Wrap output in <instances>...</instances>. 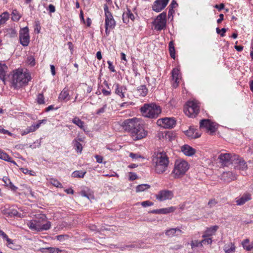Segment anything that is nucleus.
I'll return each mask as SVG.
<instances>
[{"mask_svg":"<svg viewBox=\"0 0 253 253\" xmlns=\"http://www.w3.org/2000/svg\"><path fill=\"white\" fill-rule=\"evenodd\" d=\"M28 63L32 66H34L35 64V58L33 56H30L28 59Z\"/></svg>","mask_w":253,"mask_h":253,"instance_id":"54","label":"nucleus"},{"mask_svg":"<svg viewBox=\"0 0 253 253\" xmlns=\"http://www.w3.org/2000/svg\"><path fill=\"white\" fill-rule=\"evenodd\" d=\"M217 204V200H216L215 199H211L209 201L208 205L209 206L210 208H212L214 206H215Z\"/></svg>","mask_w":253,"mask_h":253,"instance_id":"50","label":"nucleus"},{"mask_svg":"<svg viewBox=\"0 0 253 253\" xmlns=\"http://www.w3.org/2000/svg\"><path fill=\"white\" fill-rule=\"evenodd\" d=\"M50 67L51 69V74L53 76H54L56 73L55 67L53 65H50Z\"/></svg>","mask_w":253,"mask_h":253,"instance_id":"64","label":"nucleus"},{"mask_svg":"<svg viewBox=\"0 0 253 253\" xmlns=\"http://www.w3.org/2000/svg\"><path fill=\"white\" fill-rule=\"evenodd\" d=\"M152 161L156 173L162 174L167 170L169 161L166 153H158L153 157Z\"/></svg>","mask_w":253,"mask_h":253,"instance_id":"1","label":"nucleus"},{"mask_svg":"<svg viewBox=\"0 0 253 253\" xmlns=\"http://www.w3.org/2000/svg\"><path fill=\"white\" fill-rule=\"evenodd\" d=\"M0 236H1L4 240H5L7 242V246L10 248H12V247L10 246L13 244L12 241L9 239L7 235L2 230L0 229Z\"/></svg>","mask_w":253,"mask_h":253,"instance_id":"35","label":"nucleus"},{"mask_svg":"<svg viewBox=\"0 0 253 253\" xmlns=\"http://www.w3.org/2000/svg\"><path fill=\"white\" fill-rule=\"evenodd\" d=\"M251 194L249 193L244 194L240 198L236 199V203L237 205L241 206L244 205L247 202L251 200Z\"/></svg>","mask_w":253,"mask_h":253,"instance_id":"26","label":"nucleus"},{"mask_svg":"<svg viewBox=\"0 0 253 253\" xmlns=\"http://www.w3.org/2000/svg\"><path fill=\"white\" fill-rule=\"evenodd\" d=\"M181 151L187 156H192L196 152V150L188 145H184L181 147Z\"/></svg>","mask_w":253,"mask_h":253,"instance_id":"22","label":"nucleus"},{"mask_svg":"<svg viewBox=\"0 0 253 253\" xmlns=\"http://www.w3.org/2000/svg\"><path fill=\"white\" fill-rule=\"evenodd\" d=\"M176 210L175 207H170L166 208H162L154 210L152 211V213L156 214H168L174 212Z\"/></svg>","mask_w":253,"mask_h":253,"instance_id":"25","label":"nucleus"},{"mask_svg":"<svg viewBox=\"0 0 253 253\" xmlns=\"http://www.w3.org/2000/svg\"><path fill=\"white\" fill-rule=\"evenodd\" d=\"M0 132H1V133H3L4 134H8L9 136L12 135V133L8 131L7 130L4 129L1 126H0Z\"/></svg>","mask_w":253,"mask_h":253,"instance_id":"53","label":"nucleus"},{"mask_svg":"<svg viewBox=\"0 0 253 253\" xmlns=\"http://www.w3.org/2000/svg\"><path fill=\"white\" fill-rule=\"evenodd\" d=\"M173 197V192L169 190H161L155 195L156 199L160 202L171 200Z\"/></svg>","mask_w":253,"mask_h":253,"instance_id":"13","label":"nucleus"},{"mask_svg":"<svg viewBox=\"0 0 253 253\" xmlns=\"http://www.w3.org/2000/svg\"><path fill=\"white\" fill-rule=\"evenodd\" d=\"M7 69V66L4 64L0 63V79L4 80L5 73Z\"/></svg>","mask_w":253,"mask_h":253,"instance_id":"33","label":"nucleus"},{"mask_svg":"<svg viewBox=\"0 0 253 253\" xmlns=\"http://www.w3.org/2000/svg\"><path fill=\"white\" fill-rule=\"evenodd\" d=\"M185 134L190 139H195L201 136V134L196 131L194 128L190 127L189 129L185 131Z\"/></svg>","mask_w":253,"mask_h":253,"instance_id":"24","label":"nucleus"},{"mask_svg":"<svg viewBox=\"0 0 253 253\" xmlns=\"http://www.w3.org/2000/svg\"><path fill=\"white\" fill-rule=\"evenodd\" d=\"M183 233V232L179 228H170L166 230V235L169 237L178 236L179 234Z\"/></svg>","mask_w":253,"mask_h":253,"instance_id":"28","label":"nucleus"},{"mask_svg":"<svg viewBox=\"0 0 253 253\" xmlns=\"http://www.w3.org/2000/svg\"><path fill=\"white\" fill-rule=\"evenodd\" d=\"M249 243L250 240L249 239H246L242 242V245L245 250L247 251H251L253 249V242L251 244Z\"/></svg>","mask_w":253,"mask_h":253,"instance_id":"32","label":"nucleus"},{"mask_svg":"<svg viewBox=\"0 0 253 253\" xmlns=\"http://www.w3.org/2000/svg\"><path fill=\"white\" fill-rule=\"evenodd\" d=\"M199 106L195 101H188L184 107V112L189 117L194 118L199 113Z\"/></svg>","mask_w":253,"mask_h":253,"instance_id":"7","label":"nucleus"},{"mask_svg":"<svg viewBox=\"0 0 253 253\" xmlns=\"http://www.w3.org/2000/svg\"><path fill=\"white\" fill-rule=\"evenodd\" d=\"M79 97V94H77L75 98L74 102H76V101H81L82 100H83V97Z\"/></svg>","mask_w":253,"mask_h":253,"instance_id":"63","label":"nucleus"},{"mask_svg":"<svg viewBox=\"0 0 253 253\" xmlns=\"http://www.w3.org/2000/svg\"><path fill=\"white\" fill-rule=\"evenodd\" d=\"M169 48L170 57L173 59H175V48L174 46V43L172 41H170L169 42Z\"/></svg>","mask_w":253,"mask_h":253,"instance_id":"41","label":"nucleus"},{"mask_svg":"<svg viewBox=\"0 0 253 253\" xmlns=\"http://www.w3.org/2000/svg\"><path fill=\"white\" fill-rule=\"evenodd\" d=\"M46 249L49 251V253H58L59 252H62L61 250L57 248L49 247L47 248Z\"/></svg>","mask_w":253,"mask_h":253,"instance_id":"49","label":"nucleus"},{"mask_svg":"<svg viewBox=\"0 0 253 253\" xmlns=\"http://www.w3.org/2000/svg\"><path fill=\"white\" fill-rule=\"evenodd\" d=\"M50 183L56 187H61V183L56 179L51 178L49 180Z\"/></svg>","mask_w":253,"mask_h":253,"instance_id":"44","label":"nucleus"},{"mask_svg":"<svg viewBox=\"0 0 253 253\" xmlns=\"http://www.w3.org/2000/svg\"><path fill=\"white\" fill-rule=\"evenodd\" d=\"M95 158L96 160V162L98 163H101L102 162L103 158L102 157L99 156V155H96Z\"/></svg>","mask_w":253,"mask_h":253,"instance_id":"61","label":"nucleus"},{"mask_svg":"<svg viewBox=\"0 0 253 253\" xmlns=\"http://www.w3.org/2000/svg\"><path fill=\"white\" fill-rule=\"evenodd\" d=\"M141 123V121L139 119L133 118L125 120L122 123L121 126L125 131L130 133Z\"/></svg>","mask_w":253,"mask_h":253,"instance_id":"8","label":"nucleus"},{"mask_svg":"<svg viewBox=\"0 0 253 253\" xmlns=\"http://www.w3.org/2000/svg\"><path fill=\"white\" fill-rule=\"evenodd\" d=\"M9 18L8 12H4L0 15V25L4 24Z\"/></svg>","mask_w":253,"mask_h":253,"instance_id":"36","label":"nucleus"},{"mask_svg":"<svg viewBox=\"0 0 253 253\" xmlns=\"http://www.w3.org/2000/svg\"><path fill=\"white\" fill-rule=\"evenodd\" d=\"M22 15L16 10L13 9L11 13V19L13 21H18L21 18Z\"/></svg>","mask_w":253,"mask_h":253,"instance_id":"34","label":"nucleus"},{"mask_svg":"<svg viewBox=\"0 0 253 253\" xmlns=\"http://www.w3.org/2000/svg\"><path fill=\"white\" fill-rule=\"evenodd\" d=\"M150 188V185L147 184H140L136 187V192H143Z\"/></svg>","mask_w":253,"mask_h":253,"instance_id":"40","label":"nucleus"},{"mask_svg":"<svg viewBox=\"0 0 253 253\" xmlns=\"http://www.w3.org/2000/svg\"><path fill=\"white\" fill-rule=\"evenodd\" d=\"M234 158V168L239 170H245L248 169L246 162L238 155H235Z\"/></svg>","mask_w":253,"mask_h":253,"instance_id":"17","label":"nucleus"},{"mask_svg":"<svg viewBox=\"0 0 253 253\" xmlns=\"http://www.w3.org/2000/svg\"><path fill=\"white\" fill-rule=\"evenodd\" d=\"M214 7L218 9L219 10H221V9H223L224 7V4L223 3H221L219 5L216 4L214 6Z\"/></svg>","mask_w":253,"mask_h":253,"instance_id":"60","label":"nucleus"},{"mask_svg":"<svg viewBox=\"0 0 253 253\" xmlns=\"http://www.w3.org/2000/svg\"><path fill=\"white\" fill-rule=\"evenodd\" d=\"M137 175L133 172L129 173V179L130 180H134L137 178Z\"/></svg>","mask_w":253,"mask_h":253,"instance_id":"57","label":"nucleus"},{"mask_svg":"<svg viewBox=\"0 0 253 253\" xmlns=\"http://www.w3.org/2000/svg\"><path fill=\"white\" fill-rule=\"evenodd\" d=\"M48 10L51 13L54 12L55 11V6L51 4H49L48 6Z\"/></svg>","mask_w":253,"mask_h":253,"instance_id":"59","label":"nucleus"},{"mask_svg":"<svg viewBox=\"0 0 253 253\" xmlns=\"http://www.w3.org/2000/svg\"><path fill=\"white\" fill-rule=\"evenodd\" d=\"M175 121L171 118H164L157 120V124L165 128H170L175 125Z\"/></svg>","mask_w":253,"mask_h":253,"instance_id":"14","label":"nucleus"},{"mask_svg":"<svg viewBox=\"0 0 253 253\" xmlns=\"http://www.w3.org/2000/svg\"><path fill=\"white\" fill-rule=\"evenodd\" d=\"M20 169L22 171V172H23L24 174H29L30 175H32V176L36 175V172L34 171L30 170L27 169H25V168H21Z\"/></svg>","mask_w":253,"mask_h":253,"instance_id":"45","label":"nucleus"},{"mask_svg":"<svg viewBox=\"0 0 253 253\" xmlns=\"http://www.w3.org/2000/svg\"><path fill=\"white\" fill-rule=\"evenodd\" d=\"M19 42L23 46H27L30 42L29 31L28 27L21 28L19 31Z\"/></svg>","mask_w":253,"mask_h":253,"instance_id":"11","label":"nucleus"},{"mask_svg":"<svg viewBox=\"0 0 253 253\" xmlns=\"http://www.w3.org/2000/svg\"><path fill=\"white\" fill-rule=\"evenodd\" d=\"M68 238V236L66 235H60L56 236V239L60 242L63 241Z\"/></svg>","mask_w":253,"mask_h":253,"instance_id":"52","label":"nucleus"},{"mask_svg":"<svg viewBox=\"0 0 253 253\" xmlns=\"http://www.w3.org/2000/svg\"><path fill=\"white\" fill-rule=\"evenodd\" d=\"M107 104H104L102 107L96 111V114L97 115H100L101 114L104 113L105 112Z\"/></svg>","mask_w":253,"mask_h":253,"instance_id":"51","label":"nucleus"},{"mask_svg":"<svg viewBox=\"0 0 253 253\" xmlns=\"http://www.w3.org/2000/svg\"><path fill=\"white\" fill-rule=\"evenodd\" d=\"M107 63L108 64V68L109 69V70L112 72H115L116 71L115 70V68L113 65L112 62L110 61H108Z\"/></svg>","mask_w":253,"mask_h":253,"instance_id":"56","label":"nucleus"},{"mask_svg":"<svg viewBox=\"0 0 253 253\" xmlns=\"http://www.w3.org/2000/svg\"><path fill=\"white\" fill-rule=\"evenodd\" d=\"M223 249L226 253H234L235 251L236 247L233 243L230 242L225 245Z\"/></svg>","mask_w":253,"mask_h":253,"instance_id":"31","label":"nucleus"},{"mask_svg":"<svg viewBox=\"0 0 253 253\" xmlns=\"http://www.w3.org/2000/svg\"><path fill=\"white\" fill-rule=\"evenodd\" d=\"M37 101L38 104H43L44 103V97L42 93L39 94L37 98Z\"/></svg>","mask_w":253,"mask_h":253,"instance_id":"46","label":"nucleus"},{"mask_svg":"<svg viewBox=\"0 0 253 253\" xmlns=\"http://www.w3.org/2000/svg\"><path fill=\"white\" fill-rule=\"evenodd\" d=\"M7 35L10 38H14L17 36V32L13 28H9L7 30Z\"/></svg>","mask_w":253,"mask_h":253,"instance_id":"43","label":"nucleus"},{"mask_svg":"<svg viewBox=\"0 0 253 253\" xmlns=\"http://www.w3.org/2000/svg\"><path fill=\"white\" fill-rule=\"evenodd\" d=\"M73 143L76 151L78 153H81L83 150V147L82 144L79 142V140L75 139L73 141Z\"/></svg>","mask_w":253,"mask_h":253,"instance_id":"42","label":"nucleus"},{"mask_svg":"<svg viewBox=\"0 0 253 253\" xmlns=\"http://www.w3.org/2000/svg\"><path fill=\"white\" fill-rule=\"evenodd\" d=\"M200 127L205 128L210 135H212L217 129V125L208 119H204L200 122Z\"/></svg>","mask_w":253,"mask_h":253,"instance_id":"10","label":"nucleus"},{"mask_svg":"<svg viewBox=\"0 0 253 253\" xmlns=\"http://www.w3.org/2000/svg\"><path fill=\"white\" fill-rule=\"evenodd\" d=\"M191 246L192 248H193L194 247H197L198 246L203 247V245L202 244L201 241L199 242L197 240L192 241L191 242Z\"/></svg>","mask_w":253,"mask_h":253,"instance_id":"47","label":"nucleus"},{"mask_svg":"<svg viewBox=\"0 0 253 253\" xmlns=\"http://www.w3.org/2000/svg\"><path fill=\"white\" fill-rule=\"evenodd\" d=\"M155 29L161 31L166 26V13L162 12L159 14L153 22Z\"/></svg>","mask_w":253,"mask_h":253,"instance_id":"12","label":"nucleus"},{"mask_svg":"<svg viewBox=\"0 0 253 253\" xmlns=\"http://www.w3.org/2000/svg\"><path fill=\"white\" fill-rule=\"evenodd\" d=\"M105 12V28L106 36L110 34V31L115 28L116 22L112 13L109 11L108 6L105 5L104 7Z\"/></svg>","mask_w":253,"mask_h":253,"instance_id":"6","label":"nucleus"},{"mask_svg":"<svg viewBox=\"0 0 253 253\" xmlns=\"http://www.w3.org/2000/svg\"><path fill=\"white\" fill-rule=\"evenodd\" d=\"M141 205L144 207L151 206L153 205V203L149 201H146L142 202Z\"/></svg>","mask_w":253,"mask_h":253,"instance_id":"55","label":"nucleus"},{"mask_svg":"<svg viewBox=\"0 0 253 253\" xmlns=\"http://www.w3.org/2000/svg\"><path fill=\"white\" fill-rule=\"evenodd\" d=\"M169 0H156L153 5V10L159 12L164 9L168 3Z\"/></svg>","mask_w":253,"mask_h":253,"instance_id":"19","label":"nucleus"},{"mask_svg":"<svg viewBox=\"0 0 253 253\" xmlns=\"http://www.w3.org/2000/svg\"><path fill=\"white\" fill-rule=\"evenodd\" d=\"M133 103L132 102H129V103H127V102H124V103H122L121 105H120V106L122 107H126V106H128L130 105H132L133 104Z\"/></svg>","mask_w":253,"mask_h":253,"instance_id":"62","label":"nucleus"},{"mask_svg":"<svg viewBox=\"0 0 253 253\" xmlns=\"http://www.w3.org/2000/svg\"><path fill=\"white\" fill-rule=\"evenodd\" d=\"M137 93L138 96L141 97L146 96L148 92V89L145 85H141L137 88Z\"/></svg>","mask_w":253,"mask_h":253,"instance_id":"30","label":"nucleus"},{"mask_svg":"<svg viewBox=\"0 0 253 253\" xmlns=\"http://www.w3.org/2000/svg\"><path fill=\"white\" fill-rule=\"evenodd\" d=\"M46 119L40 120L38 121L36 123H34L30 126H28L25 130L21 131V134L22 136L26 135L30 132H33L37 130L41 126L42 124H45L46 122Z\"/></svg>","mask_w":253,"mask_h":253,"instance_id":"16","label":"nucleus"},{"mask_svg":"<svg viewBox=\"0 0 253 253\" xmlns=\"http://www.w3.org/2000/svg\"><path fill=\"white\" fill-rule=\"evenodd\" d=\"M204 239L201 241L202 244H207L208 245H211L212 242V239L211 237L204 238Z\"/></svg>","mask_w":253,"mask_h":253,"instance_id":"48","label":"nucleus"},{"mask_svg":"<svg viewBox=\"0 0 253 253\" xmlns=\"http://www.w3.org/2000/svg\"><path fill=\"white\" fill-rule=\"evenodd\" d=\"M72 122L78 126L80 128L84 130V122L78 117H75L72 120Z\"/></svg>","mask_w":253,"mask_h":253,"instance_id":"37","label":"nucleus"},{"mask_svg":"<svg viewBox=\"0 0 253 253\" xmlns=\"http://www.w3.org/2000/svg\"><path fill=\"white\" fill-rule=\"evenodd\" d=\"M2 180L7 186H8L11 182L10 180L7 177H3Z\"/></svg>","mask_w":253,"mask_h":253,"instance_id":"58","label":"nucleus"},{"mask_svg":"<svg viewBox=\"0 0 253 253\" xmlns=\"http://www.w3.org/2000/svg\"><path fill=\"white\" fill-rule=\"evenodd\" d=\"M0 159L5 161L11 162L14 165H16V162L14 161H12L11 158L9 156V155L4 152H0Z\"/></svg>","mask_w":253,"mask_h":253,"instance_id":"38","label":"nucleus"},{"mask_svg":"<svg viewBox=\"0 0 253 253\" xmlns=\"http://www.w3.org/2000/svg\"><path fill=\"white\" fill-rule=\"evenodd\" d=\"M237 178V175L232 171L223 172L221 175V179L226 182H230Z\"/></svg>","mask_w":253,"mask_h":253,"instance_id":"20","label":"nucleus"},{"mask_svg":"<svg viewBox=\"0 0 253 253\" xmlns=\"http://www.w3.org/2000/svg\"><path fill=\"white\" fill-rule=\"evenodd\" d=\"M147 131L145 130L142 122L130 132V136L133 140L136 141L145 137Z\"/></svg>","mask_w":253,"mask_h":253,"instance_id":"9","label":"nucleus"},{"mask_svg":"<svg viewBox=\"0 0 253 253\" xmlns=\"http://www.w3.org/2000/svg\"><path fill=\"white\" fill-rule=\"evenodd\" d=\"M141 112L145 117L157 118L161 112L160 106L155 104H145L141 108Z\"/></svg>","mask_w":253,"mask_h":253,"instance_id":"5","label":"nucleus"},{"mask_svg":"<svg viewBox=\"0 0 253 253\" xmlns=\"http://www.w3.org/2000/svg\"><path fill=\"white\" fill-rule=\"evenodd\" d=\"M86 172L83 170H76L72 174V176L74 178H83Z\"/></svg>","mask_w":253,"mask_h":253,"instance_id":"39","label":"nucleus"},{"mask_svg":"<svg viewBox=\"0 0 253 253\" xmlns=\"http://www.w3.org/2000/svg\"><path fill=\"white\" fill-rule=\"evenodd\" d=\"M46 216L44 215L41 216L40 218L42 219V221L40 220H32L27 223L29 228L33 230L36 231H41L43 230H47L51 227V223L49 221H44Z\"/></svg>","mask_w":253,"mask_h":253,"instance_id":"4","label":"nucleus"},{"mask_svg":"<svg viewBox=\"0 0 253 253\" xmlns=\"http://www.w3.org/2000/svg\"><path fill=\"white\" fill-rule=\"evenodd\" d=\"M58 99L60 101H67L70 99L69 95V90L68 88L65 87L60 92Z\"/></svg>","mask_w":253,"mask_h":253,"instance_id":"27","label":"nucleus"},{"mask_svg":"<svg viewBox=\"0 0 253 253\" xmlns=\"http://www.w3.org/2000/svg\"><path fill=\"white\" fill-rule=\"evenodd\" d=\"M114 86L115 87V93L122 98H124L125 97V94L127 90L126 86L124 85L121 86L118 84H114Z\"/></svg>","mask_w":253,"mask_h":253,"instance_id":"23","label":"nucleus"},{"mask_svg":"<svg viewBox=\"0 0 253 253\" xmlns=\"http://www.w3.org/2000/svg\"><path fill=\"white\" fill-rule=\"evenodd\" d=\"M31 80L30 74L18 69L13 71L12 85L15 88L26 85Z\"/></svg>","mask_w":253,"mask_h":253,"instance_id":"2","label":"nucleus"},{"mask_svg":"<svg viewBox=\"0 0 253 253\" xmlns=\"http://www.w3.org/2000/svg\"><path fill=\"white\" fill-rule=\"evenodd\" d=\"M218 228L219 227L217 225H214L207 228L202 235V237H211V236L214 235Z\"/></svg>","mask_w":253,"mask_h":253,"instance_id":"21","label":"nucleus"},{"mask_svg":"<svg viewBox=\"0 0 253 253\" xmlns=\"http://www.w3.org/2000/svg\"><path fill=\"white\" fill-rule=\"evenodd\" d=\"M171 77L173 81L172 86L176 88L179 84V81L181 79V75L180 70L178 68H175L171 71Z\"/></svg>","mask_w":253,"mask_h":253,"instance_id":"18","label":"nucleus"},{"mask_svg":"<svg viewBox=\"0 0 253 253\" xmlns=\"http://www.w3.org/2000/svg\"><path fill=\"white\" fill-rule=\"evenodd\" d=\"M134 18V15L129 9H127L123 14V20L125 23H127L129 22V19L133 21Z\"/></svg>","mask_w":253,"mask_h":253,"instance_id":"29","label":"nucleus"},{"mask_svg":"<svg viewBox=\"0 0 253 253\" xmlns=\"http://www.w3.org/2000/svg\"><path fill=\"white\" fill-rule=\"evenodd\" d=\"M189 169V165L187 162L183 159H178L174 163L171 174L175 179L180 178L184 175Z\"/></svg>","mask_w":253,"mask_h":253,"instance_id":"3","label":"nucleus"},{"mask_svg":"<svg viewBox=\"0 0 253 253\" xmlns=\"http://www.w3.org/2000/svg\"><path fill=\"white\" fill-rule=\"evenodd\" d=\"M235 155H231L230 153H222L218 159L219 162L223 166H227L230 163H234V158Z\"/></svg>","mask_w":253,"mask_h":253,"instance_id":"15","label":"nucleus"}]
</instances>
